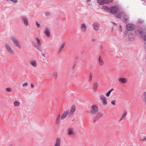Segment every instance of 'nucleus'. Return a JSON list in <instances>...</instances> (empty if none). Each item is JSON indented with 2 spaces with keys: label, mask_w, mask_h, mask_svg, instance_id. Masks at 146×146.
Returning a JSON list of instances; mask_svg holds the SVG:
<instances>
[{
  "label": "nucleus",
  "mask_w": 146,
  "mask_h": 146,
  "mask_svg": "<svg viewBox=\"0 0 146 146\" xmlns=\"http://www.w3.org/2000/svg\"><path fill=\"white\" fill-rule=\"evenodd\" d=\"M68 134L69 135H73L74 134V129L72 128H70L68 129Z\"/></svg>",
  "instance_id": "nucleus-15"
},
{
  "label": "nucleus",
  "mask_w": 146,
  "mask_h": 146,
  "mask_svg": "<svg viewBox=\"0 0 146 146\" xmlns=\"http://www.w3.org/2000/svg\"><path fill=\"white\" fill-rule=\"evenodd\" d=\"M21 19L23 21L25 26L27 27L29 26V22L27 18L25 16L21 17Z\"/></svg>",
  "instance_id": "nucleus-5"
},
{
  "label": "nucleus",
  "mask_w": 146,
  "mask_h": 146,
  "mask_svg": "<svg viewBox=\"0 0 146 146\" xmlns=\"http://www.w3.org/2000/svg\"><path fill=\"white\" fill-rule=\"evenodd\" d=\"M118 80L123 84H125L127 81L125 78H120Z\"/></svg>",
  "instance_id": "nucleus-23"
},
{
  "label": "nucleus",
  "mask_w": 146,
  "mask_h": 146,
  "mask_svg": "<svg viewBox=\"0 0 146 146\" xmlns=\"http://www.w3.org/2000/svg\"><path fill=\"white\" fill-rule=\"evenodd\" d=\"M132 146H133V145H132Z\"/></svg>",
  "instance_id": "nucleus-54"
},
{
  "label": "nucleus",
  "mask_w": 146,
  "mask_h": 146,
  "mask_svg": "<svg viewBox=\"0 0 146 146\" xmlns=\"http://www.w3.org/2000/svg\"><path fill=\"white\" fill-rule=\"evenodd\" d=\"M99 24L97 22H94L92 24V26L94 30L98 31L99 29Z\"/></svg>",
  "instance_id": "nucleus-11"
},
{
  "label": "nucleus",
  "mask_w": 146,
  "mask_h": 146,
  "mask_svg": "<svg viewBox=\"0 0 146 146\" xmlns=\"http://www.w3.org/2000/svg\"><path fill=\"white\" fill-rule=\"evenodd\" d=\"M122 10L121 9H119V8L116 6H113L110 8L109 10V12L113 14L117 12L118 13V14H119V11Z\"/></svg>",
  "instance_id": "nucleus-4"
},
{
  "label": "nucleus",
  "mask_w": 146,
  "mask_h": 146,
  "mask_svg": "<svg viewBox=\"0 0 146 146\" xmlns=\"http://www.w3.org/2000/svg\"><path fill=\"white\" fill-rule=\"evenodd\" d=\"M44 34L46 35L47 36H49L50 35V32L48 28L45 29L44 31Z\"/></svg>",
  "instance_id": "nucleus-21"
},
{
  "label": "nucleus",
  "mask_w": 146,
  "mask_h": 146,
  "mask_svg": "<svg viewBox=\"0 0 146 146\" xmlns=\"http://www.w3.org/2000/svg\"><path fill=\"white\" fill-rule=\"evenodd\" d=\"M8 146H13V145H8Z\"/></svg>",
  "instance_id": "nucleus-51"
},
{
  "label": "nucleus",
  "mask_w": 146,
  "mask_h": 146,
  "mask_svg": "<svg viewBox=\"0 0 146 146\" xmlns=\"http://www.w3.org/2000/svg\"><path fill=\"white\" fill-rule=\"evenodd\" d=\"M127 111H125L123 114V115L121 116V118L119 119V121H121L123 119H124L125 118L126 116L127 115Z\"/></svg>",
  "instance_id": "nucleus-19"
},
{
  "label": "nucleus",
  "mask_w": 146,
  "mask_h": 146,
  "mask_svg": "<svg viewBox=\"0 0 146 146\" xmlns=\"http://www.w3.org/2000/svg\"><path fill=\"white\" fill-rule=\"evenodd\" d=\"M93 91L94 92H95L96 91L98 87V84L97 82H94L93 85Z\"/></svg>",
  "instance_id": "nucleus-18"
},
{
  "label": "nucleus",
  "mask_w": 146,
  "mask_h": 146,
  "mask_svg": "<svg viewBox=\"0 0 146 146\" xmlns=\"http://www.w3.org/2000/svg\"><path fill=\"white\" fill-rule=\"evenodd\" d=\"M50 15V13L49 12H46L44 13V15L45 16H48Z\"/></svg>",
  "instance_id": "nucleus-39"
},
{
  "label": "nucleus",
  "mask_w": 146,
  "mask_h": 146,
  "mask_svg": "<svg viewBox=\"0 0 146 146\" xmlns=\"http://www.w3.org/2000/svg\"><path fill=\"white\" fill-rule=\"evenodd\" d=\"M119 14H117L116 15V17L119 19H121V18H122L124 19V21H126L128 19V16L126 15L123 10H121V11H119Z\"/></svg>",
  "instance_id": "nucleus-3"
},
{
  "label": "nucleus",
  "mask_w": 146,
  "mask_h": 146,
  "mask_svg": "<svg viewBox=\"0 0 146 146\" xmlns=\"http://www.w3.org/2000/svg\"><path fill=\"white\" fill-rule=\"evenodd\" d=\"M145 94V92H143L142 94L141 98L142 100L145 102L146 105V96Z\"/></svg>",
  "instance_id": "nucleus-22"
},
{
  "label": "nucleus",
  "mask_w": 146,
  "mask_h": 146,
  "mask_svg": "<svg viewBox=\"0 0 146 146\" xmlns=\"http://www.w3.org/2000/svg\"><path fill=\"white\" fill-rule=\"evenodd\" d=\"M35 23L38 28H39L40 27V25L38 23L37 21H36Z\"/></svg>",
  "instance_id": "nucleus-38"
},
{
  "label": "nucleus",
  "mask_w": 146,
  "mask_h": 146,
  "mask_svg": "<svg viewBox=\"0 0 146 146\" xmlns=\"http://www.w3.org/2000/svg\"><path fill=\"white\" fill-rule=\"evenodd\" d=\"M111 22L113 23V24L114 26H116L117 25V24L116 23L113 22Z\"/></svg>",
  "instance_id": "nucleus-44"
},
{
  "label": "nucleus",
  "mask_w": 146,
  "mask_h": 146,
  "mask_svg": "<svg viewBox=\"0 0 146 146\" xmlns=\"http://www.w3.org/2000/svg\"><path fill=\"white\" fill-rule=\"evenodd\" d=\"M135 28L134 25L131 24H128L126 27V29L127 31H133Z\"/></svg>",
  "instance_id": "nucleus-9"
},
{
  "label": "nucleus",
  "mask_w": 146,
  "mask_h": 146,
  "mask_svg": "<svg viewBox=\"0 0 146 146\" xmlns=\"http://www.w3.org/2000/svg\"><path fill=\"white\" fill-rule=\"evenodd\" d=\"M97 2L100 5H103L106 4L105 0H98Z\"/></svg>",
  "instance_id": "nucleus-26"
},
{
  "label": "nucleus",
  "mask_w": 146,
  "mask_h": 146,
  "mask_svg": "<svg viewBox=\"0 0 146 146\" xmlns=\"http://www.w3.org/2000/svg\"><path fill=\"white\" fill-rule=\"evenodd\" d=\"M20 105V102L16 101H15L14 102V105L15 107H18Z\"/></svg>",
  "instance_id": "nucleus-30"
},
{
  "label": "nucleus",
  "mask_w": 146,
  "mask_h": 146,
  "mask_svg": "<svg viewBox=\"0 0 146 146\" xmlns=\"http://www.w3.org/2000/svg\"><path fill=\"white\" fill-rule=\"evenodd\" d=\"M115 100H113L111 101V103L112 104H113V105H115Z\"/></svg>",
  "instance_id": "nucleus-42"
},
{
  "label": "nucleus",
  "mask_w": 146,
  "mask_h": 146,
  "mask_svg": "<svg viewBox=\"0 0 146 146\" xmlns=\"http://www.w3.org/2000/svg\"><path fill=\"white\" fill-rule=\"evenodd\" d=\"M92 74L91 73H90V75L89 76V82H90L92 81Z\"/></svg>",
  "instance_id": "nucleus-33"
},
{
  "label": "nucleus",
  "mask_w": 146,
  "mask_h": 146,
  "mask_svg": "<svg viewBox=\"0 0 146 146\" xmlns=\"http://www.w3.org/2000/svg\"><path fill=\"white\" fill-rule=\"evenodd\" d=\"M98 60L99 62V65L100 66H103L104 64V62L102 59V58L100 56L98 58Z\"/></svg>",
  "instance_id": "nucleus-20"
},
{
  "label": "nucleus",
  "mask_w": 146,
  "mask_h": 146,
  "mask_svg": "<svg viewBox=\"0 0 146 146\" xmlns=\"http://www.w3.org/2000/svg\"><path fill=\"white\" fill-rule=\"evenodd\" d=\"M9 0H6V1H9Z\"/></svg>",
  "instance_id": "nucleus-53"
},
{
  "label": "nucleus",
  "mask_w": 146,
  "mask_h": 146,
  "mask_svg": "<svg viewBox=\"0 0 146 146\" xmlns=\"http://www.w3.org/2000/svg\"><path fill=\"white\" fill-rule=\"evenodd\" d=\"M61 139L59 138H57L56 139V143L55 144V146H60V145Z\"/></svg>",
  "instance_id": "nucleus-17"
},
{
  "label": "nucleus",
  "mask_w": 146,
  "mask_h": 146,
  "mask_svg": "<svg viewBox=\"0 0 146 146\" xmlns=\"http://www.w3.org/2000/svg\"><path fill=\"white\" fill-rule=\"evenodd\" d=\"M30 64L34 67L37 66V63L36 61L34 60H31L29 62Z\"/></svg>",
  "instance_id": "nucleus-13"
},
{
  "label": "nucleus",
  "mask_w": 146,
  "mask_h": 146,
  "mask_svg": "<svg viewBox=\"0 0 146 146\" xmlns=\"http://www.w3.org/2000/svg\"><path fill=\"white\" fill-rule=\"evenodd\" d=\"M119 30L120 31H122L121 26L120 25L119 26Z\"/></svg>",
  "instance_id": "nucleus-43"
},
{
  "label": "nucleus",
  "mask_w": 146,
  "mask_h": 146,
  "mask_svg": "<svg viewBox=\"0 0 146 146\" xmlns=\"http://www.w3.org/2000/svg\"><path fill=\"white\" fill-rule=\"evenodd\" d=\"M103 115V114L101 112H98L96 116V118L97 119H98L102 117Z\"/></svg>",
  "instance_id": "nucleus-27"
},
{
  "label": "nucleus",
  "mask_w": 146,
  "mask_h": 146,
  "mask_svg": "<svg viewBox=\"0 0 146 146\" xmlns=\"http://www.w3.org/2000/svg\"><path fill=\"white\" fill-rule=\"evenodd\" d=\"M134 37L133 35H132V33H129L128 36V39L130 41L132 40Z\"/></svg>",
  "instance_id": "nucleus-24"
},
{
  "label": "nucleus",
  "mask_w": 146,
  "mask_h": 146,
  "mask_svg": "<svg viewBox=\"0 0 146 146\" xmlns=\"http://www.w3.org/2000/svg\"><path fill=\"white\" fill-rule=\"evenodd\" d=\"M113 90V89H111L106 94V96L107 97H109L110 96V95L111 92Z\"/></svg>",
  "instance_id": "nucleus-31"
},
{
  "label": "nucleus",
  "mask_w": 146,
  "mask_h": 146,
  "mask_svg": "<svg viewBox=\"0 0 146 146\" xmlns=\"http://www.w3.org/2000/svg\"><path fill=\"white\" fill-rule=\"evenodd\" d=\"M127 31L126 30L125 31V32L124 33V34L123 35V36L124 37H126L127 36Z\"/></svg>",
  "instance_id": "nucleus-37"
},
{
  "label": "nucleus",
  "mask_w": 146,
  "mask_h": 146,
  "mask_svg": "<svg viewBox=\"0 0 146 146\" xmlns=\"http://www.w3.org/2000/svg\"><path fill=\"white\" fill-rule=\"evenodd\" d=\"M28 84L27 82H25L24 84H22V86L23 87H27L28 86Z\"/></svg>",
  "instance_id": "nucleus-34"
},
{
  "label": "nucleus",
  "mask_w": 146,
  "mask_h": 146,
  "mask_svg": "<svg viewBox=\"0 0 146 146\" xmlns=\"http://www.w3.org/2000/svg\"><path fill=\"white\" fill-rule=\"evenodd\" d=\"M13 2V3H15L17 2V0H9Z\"/></svg>",
  "instance_id": "nucleus-41"
},
{
  "label": "nucleus",
  "mask_w": 146,
  "mask_h": 146,
  "mask_svg": "<svg viewBox=\"0 0 146 146\" xmlns=\"http://www.w3.org/2000/svg\"><path fill=\"white\" fill-rule=\"evenodd\" d=\"M31 86L32 88H33L34 87V86L32 84H31Z\"/></svg>",
  "instance_id": "nucleus-48"
},
{
  "label": "nucleus",
  "mask_w": 146,
  "mask_h": 146,
  "mask_svg": "<svg viewBox=\"0 0 146 146\" xmlns=\"http://www.w3.org/2000/svg\"><path fill=\"white\" fill-rule=\"evenodd\" d=\"M106 4H108L112 2L113 0H105Z\"/></svg>",
  "instance_id": "nucleus-36"
},
{
  "label": "nucleus",
  "mask_w": 146,
  "mask_h": 146,
  "mask_svg": "<svg viewBox=\"0 0 146 146\" xmlns=\"http://www.w3.org/2000/svg\"><path fill=\"white\" fill-rule=\"evenodd\" d=\"M76 110V107L74 105H73L70 110V111H69L68 115L70 117H71V115H72Z\"/></svg>",
  "instance_id": "nucleus-8"
},
{
  "label": "nucleus",
  "mask_w": 146,
  "mask_h": 146,
  "mask_svg": "<svg viewBox=\"0 0 146 146\" xmlns=\"http://www.w3.org/2000/svg\"><path fill=\"white\" fill-rule=\"evenodd\" d=\"M100 100L102 101V103L103 105H106L107 104V102L106 98L103 95H101L100 96Z\"/></svg>",
  "instance_id": "nucleus-10"
},
{
  "label": "nucleus",
  "mask_w": 146,
  "mask_h": 146,
  "mask_svg": "<svg viewBox=\"0 0 146 146\" xmlns=\"http://www.w3.org/2000/svg\"><path fill=\"white\" fill-rule=\"evenodd\" d=\"M10 39L14 45L20 49H21V47L20 44L17 38L15 36L11 37Z\"/></svg>",
  "instance_id": "nucleus-2"
},
{
  "label": "nucleus",
  "mask_w": 146,
  "mask_h": 146,
  "mask_svg": "<svg viewBox=\"0 0 146 146\" xmlns=\"http://www.w3.org/2000/svg\"><path fill=\"white\" fill-rule=\"evenodd\" d=\"M60 119H61L60 115V114H59L55 121L56 124L58 125L59 124Z\"/></svg>",
  "instance_id": "nucleus-25"
},
{
  "label": "nucleus",
  "mask_w": 146,
  "mask_h": 146,
  "mask_svg": "<svg viewBox=\"0 0 146 146\" xmlns=\"http://www.w3.org/2000/svg\"><path fill=\"white\" fill-rule=\"evenodd\" d=\"M69 111L66 110L62 114L61 117V119L62 120H63L66 118L68 114Z\"/></svg>",
  "instance_id": "nucleus-12"
},
{
  "label": "nucleus",
  "mask_w": 146,
  "mask_h": 146,
  "mask_svg": "<svg viewBox=\"0 0 146 146\" xmlns=\"http://www.w3.org/2000/svg\"><path fill=\"white\" fill-rule=\"evenodd\" d=\"M95 39H92V41H93V42H94L95 41Z\"/></svg>",
  "instance_id": "nucleus-50"
},
{
  "label": "nucleus",
  "mask_w": 146,
  "mask_h": 146,
  "mask_svg": "<svg viewBox=\"0 0 146 146\" xmlns=\"http://www.w3.org/2000/svg\"><path fill=\"white\" fill-rule=\"evenodd\" d=\"M42 56H43L44 57H45V54L44 53H42Z\"/></svg>",
  "instance_id": "nucleus-47"
},
{
  "label": "nucleus",
  "mask_w": 146,
  "mask_h": 146,
  "mask_svg": "<svg viewBox=\"0 0 146 146\" xmlns=\"http://www.w3.org/2000/svg\"><path fill=\"white\" fill-rule=\"evenodd\" d=\"M90 1V0H88V2H89V1Z\"/></svg>",
  "instance_id": "nucleus-52"
},
{
  "label": "nucleus",
  "mask_w": 146,
  "mask_h": 146,
  "mask_svg": "<svg viewBox=\"0 0 146 146\" xmlns=\"http://www.w3.org/2000/svg\"><path fill=\"white\" fill-rule=\"evenodd\" d=\"M146 139V137H144L141 139V141H144Z\"/></svg>",
  "instance_id": "nucleus-40"
},
{
  "label": "nucleus",
  "mask_w": 146,
  "mask_h": 146,
  "mask_svg": "<svg viewBox=\"0 0 146 146\" xmlns=\"http://www.w3.org/2000/svg\"><path fill=\"white\" fill-rule=\"evenodd\" d=\"M136 35L139 38L143 37V33L142 31L138 29L135 31Z\"/></svg>",
  "instance_id": "nucleus-7"
},
{
  "label": "nucleus",
  "mask_w": 146,
  "mask_h": 146,
  "mask_svg": "<svg viewBox=\"0 0 146 146\" xmlns=\"http://www.w3.org/2000/svg\"><path fill=\"white\" fill-rule=\"evenodd\" d=\"M52 76L53 77L56 79L57 78V76H58V73L56 72H54L52 75Z\"/></svg>",
  "instance_id": "nucleus-32"
},
{
  "label": "nucleus",
  "mask_w": 146,
  "mask_h": 146,
  "mask_svg": "<svg viewBox=\"0 0 146 146\" xmlns=\"http://www.w3.org/2000/svg\"><path fill=\"white\" fill-rule=\"evenodd\" d=\"M5 46L8 53L14 55L15 52L13 50L11 44L9 42H6L5 43Z\"/></svg>",
  "instance_id": "nucleus-1"
},
{
  "label": "nucleus",
  "mask_w": 146,
  "mask_h": 146,
  "mask_svg": "<svg viewBox=\"0 0 146 146\" xmlns=\"http://www.w3.org/2000/svg\"><path fill=\"white\" fill-rule=\"evenodd\" d=\"M65 43H63L61 44L60 46L59 47L58 50V54L60 53L62 50L63 48L64 47L65 45Z\"/></svg>",
  "instance_id": "nucleus-14"
},
{
  "label": "nucleus",
  "mask_w": 146,
  "mask_h": 146,
  "mask_svg": "<svg viewBox=\"0 0 146 146\" xmlns=\"http://www.w3.org/2000/svg\"><path fill=\"white\" fill-rule=\"evenodd\" d=\"M5 91L7 92H10L12 91V89L11 88H8L6 89Z\"/></svg>",
  "instance_id": "nucleus-35"
},
{
  "label": "nucleus",
  "mask_w": 146,
  "mask_h": 146,
  "mask_svg": "<svg viewBox=\"0 0 146 146\" xmlns=\"http://www.w3.org/2000/svg\"><path fill=\"white\" fill-rule=\"evenodd\" d=\"M98 119H97L96 118H96L94 119L93 122L94 123V122H95L97 121V120Z\"/></svg>",
  "instance_id": "nucleus-45"
},
{
  "label": "nucleus",
  "mask_w": 146,
  "mask_h": 146,
  "mask_svg": "<svg viewBox=\"0 0 146 146\" xmlns=\"http://www.w3.org/2000/svg\"><path fill=\"white\" fill-rule=\"evenodd\" d=\"M102 9H103L105 11H108L109 12V10L110 8L106 7V6H104L102 7Z\"/></svg>",
  "instance_id": "nucleus-28"
},
{
  "label": "nucleus",
  "mask_w": 146,
  "mask_h": 146,
  "mask_svg": "<svg viewBox=\"0 0 146 146\" xmlns=\"http://www.w3.org/2000/svg\"><path fill=\"white\" fill-rule=\"evenodd\" d=\"M86 27L85 24L83 23L81 25V30L82 32H85L86 31Z\"/></svg>",
  "instance_id": "nucleus-16"
},
{
  "label": "nucleus",
  "mask_w": 146,
  "mask_h": 146,
  "mask_svg": "<svg viewBox=\"0 0 146 146\" xmlns=\"http://www.w3.org/2000/svg\"><path fill=\"white\" fill-rule=\"evenodd\" d=\"M76 63H74V64L73 65V68H74L75 66H76Z\"/></svg>",
  "instance_id": "nucleus-46"
},
{
  "label": "nucleus",
  "mask_w": 146,
  "mask_h": 146,
  "mask_svg": "<svg viewBox=\"0 0 146 146\" xmlns=\"http://www.w3.org/2000/svg\"><path fill=\"white\" fill-rule=\"evenodd\" d=\"M91 110L90 113H94L96 112L98 110L97 106L95 105H93L91 106Z\"/></svg>",
  "instance_id": "nucleus-6"
},
{
  "label": "nucleus",
  "mask_w": 146,
  "mask_h": 146,
  "mask_svg": "<svg viewBox=\"0 0 146 146\" xmlns=\"http://www.w3.org/2000/svg\"><path fill=\"white\" fill-rule=\"evenodd\" d=\"M36 42L37 44L39 46H40L41 45V43L40 42V40L38 38H36Z\"/></svg>",
  "instance_id": "nucleus-29"
},
{
  "label": "nucleus",
  "mask_w": 146,
  "mask_h": 146,
  "mask_svg": "<svg viewBox=\"0 0 146 146\" xmlns=\"http://www.w3.org/2000/svg\"><path fill=\"white\" fill-rule=\"evenodd\" d=\"M38 49L40 51H41L42 49H41L40 48H38Z\"/></svg>",
  "instance_id": "nucleus-49"
}]
</instances>
